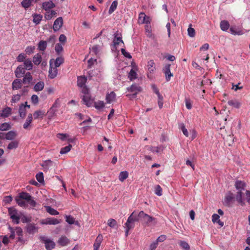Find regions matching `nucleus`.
Wrapping results in <instances>:
<instances>
[{"label":"nucleus","mask_w":250,"mask_h":250,"mask_svg":"<svg viewBox=\"0 0 250 250\" xmlns=\"http://www.w3.org/2000/svg\"><path fill=\"white\" fill-rule=\"evenodd\" d=\"M140 221L139 217V213L136 214L135 211H133L128 217L126 222L125 223V234L128 235L129 230L134 227V222Z\"/></svg>","instance_id":"2"},{"label":"nucleus","mask_w":250,"mask_h":250,"mask_svg":"<svg viewBox=\"0 0 250 250\" xmlns=\"http://www.w3.org/2000/svg\"><path fill=\"white\" fill-rule=\"evenodd\" d=\"M104 106V103L103 101H99L94 103L95 107L98 110L103 108Z\"/></svg>","instance_id":"58"},{"label":"nucleus","mask_w":250,"mask_h":250,"mask_svg":"<svg viewBox=\"0 0 250 250\" xmlns=\"http://www.w3.org/2000/svg\"><path fill=\"white\" fill-rule=\"evenodd\" d=\"M86 82V78L83 76H80L78 77L77 84L80 87L85 86V84Z\"/></svg>","instance_id":"34"},{"label":"nucleus","mask_w":250,"mask_h":250,"mask_svg":"<svg viewBox=\"0 0 250 250\" xmlns=\"http://www.w3.org/2000/svg\"><path fill=\"white\" fill-rule=\"evenodd\" d=\"M66 221L70 225L75 224L76 226H79L80 223L78 221H76L75 218L71 215L65 216Z\"/></svg>","instance_id":"27"},{"label":"nucleus","mask_w":250,"mask_h":250,"mask_svg":"<svg viewBox=\"0 0 250 250\" xmlns=\"http://www.w3.org/2000/svg\"><path fill=\"white\" fill-rule=\"evenodd\" d=\"M71 147H72V146L69 144L67 146H66L62 148L60 150V153L61 154H66L70 151Z\"/></svg>","instance_id":"54"},{"label":"nucleus","mask_w":250,"mask_h":250,"mask_svg":"<svg viewBox=\"0 0 250 250\" xmlns=\"http://www.w3.org/2000/svg\"><path fill=\"white\" fill-rule=\"evenodd\" d=\"M19 141L16 140L11 141L7 145L8 150H12L17 148L19 146Z\"/></svg>","instance_id":"20"},{"label":"nucleus","mask_w":250,"mask_h":250,"mask_svg":"<svg viewBox=\"0 0 250 250\" xmlns=\"http://www.w3.org/2000/svg\"><path fill=\"white\" fill-rule=\"evenodd\" d=\"M19 196L21 198L25 200L26 201H28L32 197L29 193L24 192L20 193Z\"/></svg>","instance_id":"51"},{"label":"nucleus","mask_w":250,"mask_h":250,"mask_svg":"<svg viewBox=\"0 0 250 250\" xmlns=\"http://www.w3.org/2000/svg\"><path fill=\"white\" fill-rule=\"evenodd\" d=\"M52 165V162L50 160H48L46 161H44L42 164V166L45 169H48Z\"/></svg>","instance_id":"52"},{"label":"nucleus","mask_w":250,"mask_h":250,"mask_svg":"<svg viewBox=\"0 0 250 250\" xmlns=\"http://www.w3.org/2000/svg\"><path fill=\"white\" fill-rule=\"evenodd\" d=\"M57 14V13L54 10H48L46 11V13L44 15V18L47 20H50L53 17L55 16Z\"/></svg>","instance_id":"31"},{"label":"nucleus","mask_w":250,"mask_h":250,"mask_svg":"<svg viewBox=\"0 0 250 250\" xmlns=\"http://www.w3.org/2000/svg\"><path fill=\"white\" fill-rule=\"evenodd\" d=\"M219 216L217 214H213L212 216V221L213 223H217L221 227L224 226V223L219 219Z\"/></svg>","instance_id":"33"},{"label":"nucleus","mask_w":250,"mask_h":250,"mask_svg":"<svg viewBox=\"0 0 250 250\" xmlns=\"http://www.w3.org/2000/svg\"><path fill=\"white\" fill-rule=\"evenodd\" d=\"M149 21H150V17L146 16L145 13L141 12L139 14L138 21L139 24L146 23Z\"/></svg>","instance_id":"9"},{"label":"nucleus","mask_w":250,"mask_h":250,"mask_svg":"<svg viewBox=\"0 0 250 250\" xmlns=\"http://www.w3.org/2000/svg\"><path fill=\"white\" fill-rule=\"evenodd\" d=\"M22 85V82L21 80L16 79L12 83V89L18 90L21 88Z\"/></svg>","instance_id":"19"},{"label":"nucleus","mask_w":250,"mask_h":250,"mask_svg":"<svg viewBox=\"0 0 250 250\" xmlns=\"http://www.w3.org/2000/svg\"><path fill=\"white\" fill-rule=\"evenodd\" d=\"M107 224L111 228H114L117 226V222L114 219H110L108 220Z\"/></svg>","instance_id":"63"},{"label":"nucleus","mask_w":250,"mask_h":250,"mask_svg":"<svg viewBox=\"0 0 250 250\" xmlns=\"http://www.w3.org/2000/svg\"><path fill=\"white\" fill-rule=\"evenodd\" d=\"M180 247L185 250H189L190 247L188 244L185 241H181L179 243Z\"/></svg>","instance_id":"56"},{"label":"nucleus","mask_w":250,"mask_h":250,"mask_svg":"<svg viewBox=\"0 0 250 250\" xmlns=\"http://www.w3.org/2000/svg\"><path fill=\"white\" fill-rule=\"evenodd\" d=\"M52 61L53 60H50V67L48 72V77L51 79L55 78L58 74L57 68L53 66Z\"/></svg>","instance_id":"7"},{"label":"nucleus","mask_w":250,"mask_h":250,"mask_svg":"<svg viewBox=\"0 0 250 250\" xmlns=\"http://www.w3.org/2000/svg\"><path fill=\"white\" fill-rule=\"evenodd\" d=\"M60 223L61 220L52 217L46 218L40 221V223L42 225H57Z\"/></svg>","instance_id":"6"},{"label":"nucleus","mask_w":250,"mask_h":250,"mask_svg":"<svg viewBox=\"0 0 250 250\" xmlns=\"http://www.w3.org/2000/svg\"><path fill=\"white\" fill-rule=\"evenodd\" d=\"M69 243V239L65 236H61L58 240V244L62 247L67 245Z\"/></svg>","instance_id":"22"},{"label":"nucleus","mask_w":250,"mask_h":250,"mask_svg":"<svg viewBox=\"0 0 250 250\" xmlns=\"http://www.w3.org/2000/svg\"><path fill=\"white\" fill-rule=\"evenodd\" d=\"M57 109L50 108L47 111V117L48 119H51L56 115Z\"/></svg>","instance_id":"44"},{"label":"nucleus","mask_w":250,"mask_h":250,"mask_svg":"<svg viewBox=\"0 0 250 250\" xmlns=\"http://www.w3.org/2000/svg\"><path fill=\"white\" fill-rule=\"evenodd\" d=\"M118 5V1L117 0H114L112 2L111 5L110 6L108 13L109 14H112L117 8Z\"/></svg>","instance_id":"50"},{"label":"nucleus","mask_w":250,"mask_h":250,"mask_svg":"<svg viewBox=\"0 0 250 250\" xmlns=\"http://www.w3.org/2000/svg\"><path fill=\"white\" fill-rule=\"evenodd\" d=\"M128 176V173L126 171H122L120 173L119 176V179L120 181L123 182Z\"/></svg>","instance_id":"49"},{"label":"nucleus","mask_w":250,"mask_h":250,"mask_svg":"<svg viewBox=\"0 0 250 250\" xmlns=\"http://www.w3.org/2000/svg\"><path fill=\"white\" fill-rule=\"evenodd\" d=\"M163 71L165 74L167 81H169L170 80L171 77L173 76L172 73L170 72V65H166L163 68Z\"/></svg>","instance_id":"11"},{"label":"nucleus","mask_w":250,"mask_h":250,"mask_svg":"<svg viewBox=\"0 0 250 250\" xmlns=\"http://www.w3.org/2000/svg\"><path fill=\"white\" fill-rule=\"evenodd\" d=\"M44 87V83L40 81L38 82L34 86L33 89L36 92H39L42 91Z\"/></svg>","instance_id":"29"},{"label":"nucleus","mask_w":250,"mask_h":250,"mask_svg":"<svg viewBox=\"0 0 250 250\" xmlns=\"http://www.w3.org/2000/svg\"><path fill=\"white\" fill-rule=\"evenodd\" d=\"M33 119L32 114L29 113L28 114L27 118L24 123L23 125V128L25 129H27L29 126L31 124L32 122Z\"/></svg>","instance_id":"23"},{"label":"nucleus","mask_w":250,"mask_h":250,"mask_svg":"<svg viewBox=\"0 0 250 250\" xmlns=\"http://www.w3.org/2000/svg\"><path fill=\"white\" fill-rule=\"evenodd\" d=\"M235 186L238 190L236 195V199L239 204L243 206L245 205V199L243 198L244 193L242 191L245 190V183L241 181H237L235 182Z\"/></svg>","instance_id":"1"},{"label":"nucleus","mask_w":250,"mask_h":250,"mask_svg":"<svg viewBox=\"0 0 250 250\" xmlns=\"http://www.w3.org/2000/svg\"><path fill=\"white\" fill-rule=\"evenodd\" d=\"M101 49V47L100 45H95L93 46L91 48H90V53H91L92 55H98L99 54Z\"/></svg>","instance_id":"35"},{"label":"nucleus","mask_w":250,"mask_h":250,"mask_svg":"<svg viewBox=\"0 0 250 250\" xmlns=\"http://www.w3.org/2000/svg\"><path fill=\"white\" fill-rule=\"evenodd\" d=\"M8 213L14 223L16 224L19 223L20 214L17 210L14 208H9L8 209Z\"/></svg>","instance_id":"5"},{"label":"nucleus","mask_w":250,"mask_h":250,"mask_svg":"<svg viewBox=\"0 0 250 250\" xmlns=\"http://www.w3.org/2000/svg\"><path fill=\"white\" fill-rule=\"evenodd\" d=\"M32 80V77L30 72H27L24 75L23 80L22 83L26 84H29L31 81Z\"/></svg>","instance_id":"37"},{"label":"nucleus","mask_w":250,"mask_h":250,"mask_svg":"<svg viewBox=\"0 0 250 250\" xmlns=\"http://www.w3.org/2000/svg\"><path fill=\"white\" fill-rule=\"evenodd\" d=\"M12 109L10 107H6L0 111V117L6 118L11 114Z\"/></svg>","instance_id":"18"},{"label":"nucleus","mask_w":250,"mask_h":250,"mask_svg":"<svg viewBox=\"0 0 250 250\" xmlns=\"http://www.w3.org/2000/svg\"><path fill=\"white\" fill-rule=\"evenodd\" d=\"M155 63L153 60H150L147 62V69L150 73H153L155 69Z\"/></svg>","instance_id":"30"},{"label":"nucleus","mask_w":250,"mask_h":250,"mask_svg":"<svg viewBox=\"0 0 250 250\" xmlns=\"http://www.w3.org/2000/svg\"><path fill=\"white\" fill-rule=\"evenodd\" d=\"M55 7V4L52 1H45L42 4V7L45 11L51 10Z\"/></svg>","instance_id":"15"},{"label":"nucleus","mask_w":250,"mask_h":250,"mask_svg":"<svg viewBox=\"0 0 250 250\" xmlns=\"http://www.w3.org/2000/svg\"><path fill=\"white\" fill-rule=\"evenodd\" d=\"M188 34L190 37H194L195 35L194 29L189 26L188 29Z\"/></svg>","instance_id":"62"},{"label":"nucleus","mask_w":250,"mask_h":250,"mask_svg":"<svg viewBox=\"0 0 250 250\" xmlns=\"http://www.w3.org/2000/svg\"><path fill=\"white\" fill-rule=\"evenodd\" d=\"M63 24V20L62 17L58 18L54 22L53 29L54 31H58L62 26Z\"/></svg>","instance_id":"10"},{"label":"nucleus","mask_w":250,"mask_h":250,"mask_svg":"<svg viewBox=\"0 0 250 250\" xmlns=\"http://www.w3.org/2000/svg\"><path fill=\"white\" fill-rule=\"evenodd\" d=\"M36 177L37 181L41 183L43 182L44 179H43V175L42 172H40L38 173V174H37Z\"/></svg>","instance_id":"64"},{"label":"nucleus","mask_w":250,"mask_h":250,"mask_svg":"<svg viewBox=\"0 0 250 250\" xmlns=\"http://www.w3.org/2000/svg\"><path fill=\"white\" fill-rule=\"evenodd\" d=\"M17 136V133L15 131L11 130L5 133L4 138L7 140H14Z\"/></svg>","instance_id":"17"},{"label":"nucleus","mask_w":250,"mask_h":250,"mask_svg":"<svg viewBox=\"0 0 250 250\" xmlns=\"http://www.w3.org/2000/svg\"><path fill=\"white\" fill-rule=\"evenodd\" d=\"M52 60V62H54V66L57 68L59 67L64 62V59L62 57L57 58L55 60Z\"/></svg>","instance_id":"39"},{"label":"nucleus","mask_w":250,"mask_h":250,"mask_svg":"<svg viewBox=\"0 0 250 250\" xmlns=\"http://www.w3.org/2000/svg\"><path fill=\"white\" fill-rule=\"evenodd\" d=\"M127 89L128 91L133 93L132 95H127V96L135 97L137 93L140 91V87L136 84H132L130 87H128Z\"/></svg>","instance_id":"8"},{"label":"nucleus","mask_w":250,"mask_h":250,"mask_svg":"<svg viewBox=\"0 0 250 250\" xmlns=\"http://www.w3.org/2000/svg\"><path fill=\"white\" fill-rule=\"evenodd\" d=\"M229 31L231 34L236 35H241L243 34V31L239 30L235 27H231L229 28Z\"/></svg>","instance_id":"41"},{"label":"nucleus","mask_w":250,"mask_h":250,"mask_svg":"<svg viewBox=\"0 0 250 250\" xmlns=\"http://www.w3.org/2000/svg\"><path fill=\"white\" fill-rule=\"evenodd\" d=\"M47 47V42L44 41H41L38 46V48L40 51H44Z\"/></svg>","instance_id":"42"},{"label":"nucleus","mask_w":250,"mask_h":250,"mask_svg":"<svg viewBox=\"0 0 250 250\" xmlns=\"http://www.w3.org/2000/svg\"><path fill=\"white\" fill-rule=\"evenodd\" d=\"M220 26L222 30L227 31L229 27V24L228 21H221Z\"/></svg>","instance_id":"40"},{"label":"nucleus","mask_w":250,"mask_h":250,"mask_svg":"<svg viewBox=\"0 0 250 250\" xmlns=\"http://www.w3.org/2000/svg\"><path fill=\"white\" fill-rule=\"evenodd\" d=\"M139 217H140V221L144 222L148 225H151L155 220V218L145 213L143 211L139 212Z\"/></svg>","instance_id":"3"},{"label":"nucleus","mask_w":250,"mask_h":250,"mask_svg":"<svg viewBox=\"0 0 250 250\" xmlns=\"http://www.w3.org/2000/svg\"><path fill=\"white\" fill-rule=\"evenodd\" d=\"M33 22L36 24H38L42 21V16L40 14H34L33 15Z\"/></svg>","instance_id":"43"},{"label":"nucleus","mask_w":250,"mask_h":250,"mask_svg":"<svg viewBox=\"0 0 250 250\" xmlns=\"http://www.w3.org/2000/svg\"><path fill=\"white\" fill-rule=\"evenodd\" d=\"M42 56L40 54L37 53L33 58V63L37 65H38L40 64L42 62Z\"/></svg>","instance_id":"38"},{"label":"nucleus","mask_w":250,"mask_h":250,"mask_svg":"<svg viewBox=\"0 0 250 250\" xmlns=\"http://www.w3.org/2000/svg\"><path fill=\"white\" fill-rule=\"evenodd\" d=\"M179 128L182 131L184 135H185L186 137L188 136V130L186 129L185 125L183 123H180L179 125Z\"/></svg>","instance_id":"55"},{"label":"nucleus","mask_w":250,"mask_h":250,"mask_svg":"<svg viewBox=\"0 0 250 250\" xmlns=\"http://www.w3.org/2000/svg\"><path fill=\"white\" fill-rule=\"evenodd\" d=\"M146 24L145 25V30L146 33H147V36H150L151 35V27L150 25V21H149L148 22H147Z\"/></svg>","instance_id":"59"},{"label":"nucleus","mask_w":250,"mask_h":250,"mask_svg":"<svg viewBox=\"0 0 250 250\" xmlns=\"http://www.w3.org/2000/svg\"><path fill=\"white\" fill-rule=\"evenodd\" d=\"M44 115H45V112L42 110H37V111H35L34 113H33V114H32L33 117L34 118V119L35 120L39 119H42L43 118V116H44Z\"/></svg>","instance_id":"25"},{"label":"nucleus","mask_w":250,"mask_h":250,"mask_svg":"<svg viewBox=\"0 0 250 250\" xmlns=\"http://www.w3.org/2000/svg\"><path fill=\"white\" fill-rule=\"evenodd\" d=\"M19 116L22 119L25 118L26 114V106L24 105V104H21L19 108Z\"/></svg>","instance_id":"24"},{"label":"nucleus","mask_w":250,"mask_h":250,"mask_svg":"<svg viewBox=\"0 0 250 250\" xmlns=\"http://www.w3.org/2000/svg\"><path fill=\"white\" fill-rule=\"evenodd\" d=\"M39 228L34 223H29L26 226V230L29 234H34L37 232Z\"/></svg>","instance_id":"13"},{"label":"nucleus","mask_w":250,"mask_h":250,"mask_svg":"<svg viewBox=\"0 0 250 250\" xmlns=\"http://www.w3.org/2000/svg\"><path fill=\"white\" fill-rule=\"evenodd\" d=\"M128 78L131 81L137 78L136 72L134 69H132L128 73Z\"/></svg>","instance_id":"57"},{"label":"nucleus","mask_w":250,"mask_h":250,"mask_svg":"<svg viewBox=\"0 0 250 250\" xmlns=\"http://www.w3.org/2000/svg\"><path fill=\"white\" fill-rule=\"evenodd\" d=\"M228 104L229 105L236 108H239L241 105V103L237 100H229L228 101Z\"/></svg>","instance_id":"32"},{"label":"nucleus","mask_w":250,"mask_h":250,"mask_svg":"<svg viewBox=\"0 0 250 250\" xmlns=\"http://www.w3.org/2000/svg\"><path fill=\"white\" fill-rule=\"evenodd\" d=\"M113 45L116 47L120 43H124L123 41L122 40V35L121 34L116 33L114 34V38L113 40Z\"/></svg>","instance_id":"14"},{"label":"nucleus","mask_w":250,"mask_h":250,"mask_svg":"<svg viewBox=\"0 0 250 250\" xmlns=\"http://www.w3.org/2000/svg\"><path fill=\"white\" fill-rule=\"evenodd\" d=\"M144 149L153 153H159L160 152L161 146L155 147L150 146H146L144 147Z\"/></svg>","instance_id":"28"},{"label":"nucleus","mask_w":250,"mask_h":250,"mask_svg":"<svg viewBox=\"0 0 250 250\" xmlns=\"http://www.w3.org/2000/svg\"><path fill=\"white\" fill-rule=\"evenodd\" d=\"M16 203L18 204L19 206L21 207H25L26 204L25 201H23V199L21 198L19 196L16 198Z\"/></svg>","instance_id":"53"},{"label":"nucleus","mask_w":250,"mask_h":250,"mask_svg":"<svg viewBox=\"0 0 250 250\" xmlns=\"http://www.w3.org/2000/svg\"><path fill=\"white\" fill-rule=\"evenodd\" d=\"M82 100L84 104L88 107L92 106L93 104V100L91 99L90 95H83L82 96Z\"/></svg>","instance_id":"16"},{"label":"nucleus","mask_w":250,"mask_h":250,"mask_svg":"<svg viewBox=\"0 0 250 250\" xmlns=\"http://www.w3.org/2000/svg\"><path fill=\"white\" fill-rule=\"evenodd\" d=\"M103 241V236L102 235H98L97 237L95 243L93 245L94 250H98L99 249L101 243Z\"/></svg>","instance_id":"21"},{"label":"nucleus","mask_w":250,"mask_h":250,"mask_svg":"<svg viewBox=\"0 0 250 250\" xmlns=\"http://www.w3.org/2000/svg\"><path fill=\"white\" fill-rule=\"evenodd\" d=\"M35 49V46H28L25 48V51L26 54H31L34 53Z\"/></svg>","instance_id":"60"},{"label":"nucleus","mask_w":250,"mask_h":250,"mask_svg":"<svg viewBox=\"0 0 250 250\" xmlns=\"http://www.w3.org/2000/svg\"><path fill=\"white\" fill-rule=\"evenodd\" d=\"M21 5L25 9H27L33 5L30 0H22L21 2Z\"/></svg>","instance_id":"46"},{"label":"nucleus","mask_w":250,"mask_h":250,"mask_svg":"<svg viewBox=\"0 0 250 250\" xmlns=\"http://www.w3.org/2000/svg\"><path fill=\"white\" fill-rule=\"evenodd\" d=\"M40 238L44 243L46 250H51L55 248V243L50 238L44 236H40Z\"/></svg>","instance_id":"4"},{"label":"nucleus","mask_w":250,"mask_h":250,"mask_svg":"<svg viewBox=\"0 0 250 250\" xmlns=\"http://www.w3.org/2000/svg\"><path fill=\"white\" fill-rule=\"evenodd\" d=\"M45 208H46V211L51 215H56L59 214V212L57 210L52 208L50 206H45Z\"/></svg>","instance_id":"45"},{"label":"nucleus","mask_w":250,"mask_h":250,"mask_svg":"<svg viewBox=\"0 0 250 250\" xmlns=\"http://www.w3.org/2000/svg\"><path fill=\"white\" fill-rule=\"evenodd\" d=\"M116 95L114 92L112 91L110 93H108L106 96V101L108 104H110L112 102L115 100Z\"/></svg>","instance_id":"26"},{"label":"nucleus","mask_w":250,"mask_h":250,"mask_svg":"<svg viewBox=\"0 0 250 250\" xmlns=\"http://www.w3.org/2000/svg\"><path fill=\"white\" fill-rule=\"evenodd\" d=\"M162 188L159 185H157L155 187V193L157 195L160 196L162 195Z\"/></svg>","instance_id":"61"},{"label":"nucleus","mask_w":250,"mask_h":250,"mask_svg":"<svg viewBox=\"0 0 250 250\" xmlns=\"http://www.w3.org/2000/svg\"><path fill=\"white\" fill-rule=\"evenodd\" d=\"M25 72V69L22 65H19L15 71V75L17 78L22 77L24 75Z\"/></svg>","instance_id":"12"},{"label":"nucleus","mask_w":250,"mask_h":250,"mask_svg":"<svg viewBox=\"0 0 250 250\" xmlns=\"http://www.w3.org/2000/svg\"><path fill=\"white\" fill-rule=\"evenodd\" d=\"M11 126L8 123H4L0 125V130L7 131L11 129Z\"/></svg>","instance_id":"48"},{"label":"nucleus","mask_w":250,"mask_h":250,"mask_svg":"<svg viewBox=\"0 0 250 250\" xmlns=\"http://www.w3.org/2000/svg\"><path fill=\"white\" fill-rule=\"evenodd\" d=\"M33 63L30 59H26L24 62V67L27 70H30L33 68Z\"/></svg>","instance_id":"36"},{"label":"nucleus","mask_w":250,"mask_h":250,"mask_svg":"<svg viewBox=\"0 0 250 250\" xmlns=\"http://www.w3.org/2000/svg\"><path fill=\"white\" fill-rule=\"evenodd\" d=\"M22 96V94H17L13 95L11 100V103L12 104H15L20 101L21 97Z\"/></svg>","instance_id":"47"}]
</instances>
